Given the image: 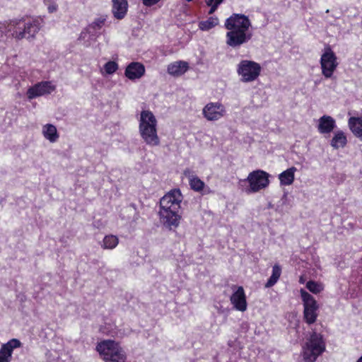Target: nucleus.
Returning a JSON list of instances; mask_svg holds the SVG:
<instances>
[{
	"instance_id": "nucleus-1",
	"label": "nucleus",
	"mask_w": 362,
	"mask_h": 362,
	"mask_svg": "<svg viewBox=\"0 0 362 362\" xmlns=\"http://www.w3.org/2000/svg\"><path fill=\"white\" fill-rule=\"evenodd\" d=\"M224 27L228 30L226 34V43L234 49L247 43L253 36L249 30L251 27L250 20L244 14H232L226 20Z\"/></svg>"
},
{
	"instance_id": "nucleus-2",
	"label": "nucleus",
	"mask_w": 362,
	"mask_h": 362,
	"mask_svg": "<svg viewBox=\"0 0 362 362\" xmlns=\"http://www.w3.org/2000/svg\"><path fill=\"white\" fill-rule=\"evenodd\" d=\"M182 195L180 189H173L160 200L159 216L163 226L175 230L180 225L181 215L180 204Z\"/></svg>"
},
{
	"instance_id": "nucleus-3",
	"label": "nucleus",
	"mask_w": 362,
	"mask_h": 362,
	"mask_svg": "<svg viewBox=\"0 0 362 362\" xmlns=\"http://www.w3.org/2000/svg\"><path fill=\"white\" fill-rule=\"evenodd\" d=\"M40 27V21L38 19L15 18L0 23V37L10 35L16 40L34 38Z\"/></svg>"
},
{
	"instance_id": "nucleus-4",
	"label": "nucleus",
	"mask_w": 362,
	"mask_h": 362,
	"mask_svg": "<svg viewBox=\"0 0 362 362\" xmlns=\"http://www.w3.org/2000/svg\"><path fill=\"white\" fill-rule=\"evenodd\" d=\"M139 129L141 137L147 145L157 146L160 144L157 134V120L150 110L141 111Z\"/></svg>"
},
{
	"instance_id": "nucleus-5",
	"label": "nucleus",
	"mask_w": 362,
	"mask_h": 362,
	"mask_svg": "<svg viewBox=\"0 0 362 362\" xmlns=\"http://www.w3.org/2000/svg\"><path fill=\"white\" fill-rule=\"evenodd\" d=\"M325 350L326 341L323 335L313 329L302 346L303 361L304 362H315Z\"/></svg>"
},
{
	"instance_id": "nucleus-6",
	"label": "nucleus",
	"mask_w": 362,
	"mask_h": 362,
	"mask_svg": "<svg viewBox=\"0 0 362 362\" xmlns=\"http://www.w3.org/2000/svg\"><path fill=\"white\" fill-rule=\"evenodd\" d=\"M96 351L105 362H127L125 351L114 340L107 339L98 343Z\"/></svg>"
},
{
	"instance_id": "nucleus-7",
	"label": "nucleus",
	"mask_w": 362,
	"mask_h": 362,
	"mask_svg": "<svg viewBox=\"0 0 362 362\" xmlns=\"http://www.w3.org/2000/svg\"><path fill=\"white\" fill-rule=\"evenodd\" d=\"M269 174L267 172L256 170L250 173L246 179L240 180L239 184L243 186V184L248 183L249 185L245 189V192L247 194L255 193L269 186Z\"/></svg>"
},
{
	"instance_id": "nucleus-8",
	"label": "nucleus",
	"mask_w": 362,
	"mask_h": 362,
	"mask_svg": "<svg viewBox=\"0 0 362 362\" xmlns=\"http://www.w3.org/2000/svg\"><path fill=\"white\" fill-rule=\"evenodd\" d=\"M300 296L303 304V319L308 325H313L318 316L319 305L314 297L303 288L300 289Z\"/></svg>"
},
{
	"instance_id": "nucleus-9",
	"label": "nucleus",
	"mask_w": 362,
	"mask_h": 362,
	"mask_svg": "<svg viewBox=\"0 0 362 362\" xmlns=\"http://www.w3.org/2000/svg\"><path fill=\"white\" fill-rule=\"evenodd\" d=\"M320 63L322 75L326 78H331L339 64L337 57L329 45L325 46Z\"/></svg>"
},
{
	"instance_id": "nucleus-10",
	"label": "nucleus",
	"mask_w": 362,
	"mask_h": 362,
	"mask_svg": "<svg viewBox=\"0 0 362 362\" xmlns=\"http://www.w3.org/2000/svg\"><path fill=\"white\" fill-rule=\"evenodd\" d=\"M237 71L242 76L243 82H251L256 80L259 76L261 66L253 61L243 60L238 64Z\"/></svg>"
},
{
	"instance_id": "nucleus-11",
	"label": "nucleus",
	"mask_w": 362,
	"mask_h": 362,
	"mask_svg": "<svg viewBox=\"0 0 362 362\" xmlns=\"http://www.w3.org/2000/svg\"><path fill=\"white\" fill-rule=\"evenodd\" d=\"M55 89L56 86L52 84V81H43L30 86L26 92V95L30 100L37 97L50 94Z\"/></svg>"
},
{
	"instance_id": "nucleus-12",
	"label": "nucleus",
	"mask_w": 362,
	"mask_h": 362,
	"mask_svg": "<svg viewBox=\"0 0 362 362\" xmlns=\"http://www.w3.org/2000/svg\"><path fill=\"white\" fill-rule=\"evenodd\" d=\"M226 110L219 102L207 103L202 110V114L208 121H216L225 116Z\"/></svg>"
},
{
	"instance_id": "nucleus-13",
	"label": "nucleus",
	"mask_w": 362,
	"mask_h": 362,
	"mask_svg": "<svg viewBox=\"0 0 362 362\" xmlns=\"http://www.w3.org/2000/svg\"><path fill=\"white\" fill-rule=\"evenodd\" d=\"M21 342L17 339H10L1 345L0 349V362H11L13 349L21 346Z\"/></svg>"
},
{
	"instance_id": "nucleus-14",
	"label": "nucleus",
	"mask_w": 362,
	"mask_h": 362,
	"mask_svg": "<svg viewBox=\"0 0 362 362\" xmlns=\"http://www.w3.org/2000/svg\"><path fill=\"white\" fill-rule=\"evenodd\" d=\"M230 303L237 310L244 312L247 310L246 296L243 286L237 287L230 298Z\"/></svg>"
},
{
	"instance_id": "nucleus-15",
	"label": "nucleus",
	"mask_w": 362,
	"mask_h": 362,
	"mask_svg": "<svg viewBox=\"0 0 362 362\" xmlns=\"http://www.w3.org/2000/svg\"><path fill=\"white\" fill-rule=\"evenodd\" d=\"M112 13L117 20H122L126 16L128 11L127 0H111Z\"/></svg>"
},
{
	"instance_id": "nucleus-16",
	"label": "nucleus",
	"mask_w": 362,
	"mask_h": 362,
	"mask_svg": "<svg viewBox=\"0 0 362 362\" xmlns=\"http://www.w3.org/2000/svg\"><path fill=\"white\" fill-rule=\"evenodd\" d=\"M144 74L145 67L139 62H131L124 71L125 76L132 81L140 78Z\"/></svg>"
},
{
	"instance_id": "nucleus-17",
	"label": "nucleus",
	"mask_w": 362,
	"mask_h": 362,
	"mask_svg": "<svg viewBox=\"0 0 362 362\" xmlns=\"http://www.w3.org/2000/svg\"><path fill=\"white\" fill-rule=\"evenodd\" d=\"M105 18L100 17L86 28L89 35V40H95L100 35V30L105 25Z\"/></svg>"
},
{
	"instance_id": "nucleus-18",
	"label": "nucleus",
	"mask_w": 362,
	"mask_h": 362,
	"mask_svg": "<svg viewBox=\"0 0 362 362\" xmlns=\"http://www.w3.org/2000/svg\"><path fill=\"white\" fill-rule=\"evenodd\" d=\"M335 127L336 122L331 116L324 115L319 119L317 129L321 134H329Z\"/></svg>"
},
{
	"instance_id": "nucleus-19",
	"label": "nucleus",
	"mask_w": 362,
	"mask_h": 362,
	"mask_svg": "<svg viewBox=\"0 0 362 362\" xmlns=\"http://www.w3.org/2000/svg\"><path fill=\"white\" fill-rule=\"evenodd\" d=\"M189 68L188 63L184 61H179L172 63L168 66V73L170 75L178 76L185 74Z\"/></svg>"
},
{
	"instance_id": "nucleus-20",
	"label": "nucleus",
	"mask_w": 362,
	"mask_h": 362,
	"mask_svg": "<svg viewBox=\"0 0 362 362\" xmlns=\"http://www.w3.org/2000/svg\"><path fill=\"white\" fill-rule=\"evenodd\" d=\"M348 123L354 135L362 141V117H351Z\"/></svg>"
},
{
	"instance_id": "nucleus-21",
	"label": "nucleus",
	"mask_w": 362,
	"mask_h": 362,
	"mask_svg": "<svg viewBox=\"0 0 362 362\" xmlns=\"http://www.w3.org/2000/svg\"><path fill=\"white\" fill-rule=\"evenodd\" d=\"M296 170V168L291 167L280 173L279 175L280 185L284 186L292 185L295 179V172Z\"/></svg>"
},
{
	"instance_id": "nucleus-22",
	"label": "nucleus",
	"mask_w": 362,
	"mask_h": 362,
	"mask_svg": "<svg viewBox=\"0 0 362 362\" xmlns=\"http://www.w3.org/2000/svg\"><path fill=\"white\" fill-rule=\"evenodd\" d=\"M185 175L187 176V174L189 173V170H185ZM189 177V184L192 189L195 192H202V191L206 189L205 183L199 179L197 176L195 175H188Z\"/></svg>"
},
{
	"instance_id": "nucleus-23",
	"label": "nucleus",
	"mask_w": 362,
	"mask_h": 362,
	"mask_svg": "<svg viewBox=\"0 0 362 362\" xmlns=\"http://www.w3.org/2000/svg\"><path fill=\"white\" fill-rule=\"evenodd\" d=\"M44 136L50 142H55L59 138L57 128L54 125L51 124H45L42 129Z\"/></svg>"
},
{
	"instance_id": "nucleus-24",
	"label": "nucleus",
	"mask_w": 362,
	"mask_h": 362,
	"mask_svg": "<svg viewBox=\"0 0 362 362\" xmlns=\"http://www.w3.org/2000/svg\"><path fill=\"white\" fill-rule=\"evenodd\" d=\"M347 139L346 135L342 131H338L334 134V136L330 141V145L335 149L340 147L343 148L346 145Z\"/></svg>"
},
{
	"instance_id": "nucleus-25",
	"label": "nucleus",
	"mask_w": 362,
	"mask_h": 362,
	"mask_svg": "<svg viewBox=\"0 0 362 362\" xmlns=\"http://www.w3.org/2000/svg\"><path fill=\"white\" fill-rule=\"evenodd\" d=\"M281 274V267L278 264H275L272 267V274L267 282L265 284V288L272 287L279 280Z\"/></svg>"
},
{
	"instance_id": "nucleus-26",
	"label": "nucleus",
	"mask_w": 362,
	"mask_h": 362,
	"mask_svg": "<svg viewBox=\"0 0 362 362\" xmlns=\"http://www.w3.org/2000/svg\"><path fill=\"white\" fill-rule=\"evenodd\" d=\"M218 18L217 17H209L206 21H202L199 23V28L200 30L206 31L214 28L218 24Z\"/></svg>"
},
{
	"instance_id": "nucleus-27",
	"label": "nucleus",
	"mask_w": 362,
	"mask_h": 362,
	"mask_svg": "<svg viewBox=\"0 0 362 362\" xmlns=\"http://www.w3.org/2000/svg\"><path fill=\"white\" fill-rule=\"evenodd\" d=\"M103 243V244L102 247L104 249L112 250L118 245L119 239L117 238V236L113 235H105Z\"/></svg>"
},
{
	"instance_id": "nucleus-28",
	"label": "nucleus",
	"mask_w": 362,
	"mask_h": 362,
	"mask_svg": "<svg viewBox=\"0 0 362 362\" xmlns=\"http://www.w3.org/2000/svg\"><path fill=\"white\" fill-rule=\"evenodd\" d=\"M306 288L312 293H319L322 290V287L321 284L314 281H309L306 284Z\"/></svg>"
},
{
	"instance_id": "nucleus-29",
	"label": "nucleus",
	"mask_w": 362,
	"mask_h": 362,
	"mask_svg": "<svg viewBox=\"0 0 362 362\" xmlns=\"http://www.w3.org/2000/svg\"><path fill=\"white\" fill-rule=\"evenodd\" d=\"M106 74H112L118 69V64L114 61H109L104 65Z\"/></svg>"
},
{
	"instance_id": "nucleus-30",
	"label": "nucleus",
	"mask_w": 362,
	"mask_h": 362,
	"mask_svg": "<svg viewBox=\"0 0 362 362\" xmlns=\"http://www.w3.org/2000/svg\"><path fill=\"white\" fill-rule=\"evenodd\" d=\"M224 0H205L206 4L208 6H210V9L209 11V14L214 13L218 6Z\"/></svg>"
},
{
	"instance_id": "nucleus-31",
	"label": "nucleus",
	"mask_w": 362,
	"mask_h": 362,
	"mask_svg": "<svg viewBox=\"0 0 362 362\" xmlns=\"http://www.w3.org/2000/svg\"><path fill=\"white\" fill-rule=\"evenodd\" d=\"M49 13L56 12L58 9V5L55 2H50L47 7Z\"/></svg>"
},
{
	"instance_id": "nucleus-32",
	"label": "nucleus",
	"mask_w": 362,
	"mask_h": 362,
	"mask_svg": "<svg viewBox=\"0 0 362 362\" xmlns=\"http://www.w3.org/2000/svg\"><path fill=\"white\" fill-rule=\"evenodd\" d=\"M143 4L146 6H152L156 4L160 0H142Z\"/></svg>"
},
{
	"instance_id": "nucleus-33",
	"label": "nucleus",
	"mask_w": 362,
	"mask_h": 362,
	"mask_svg": "<svg viewBox=\"0 0 362 362\" xmlns=\"http://www.w3.org/2000/svg\"><path fill=\"white\" fill-rule=\"evenodd\" d=\"M88 34V33L85 29L83 31H82L81 33L78 40H84Z\"/></svg>"
},
{
	"instance_id": "nucleus-34",
	"label": "nucleus",
	"mask_w": 362,
	"mask_h": 362,
	"mask_svg": "<svg viewBox=\"0 0 362 362\" xmlns=\"http://www.w3.org/2000/svg\"><path fill=\"white\" fill-rule=\"evenodd\" d=\"M356 362H362V356L356 361Z\"/></svg>"
},
{
	"instance_id": "nucleus-35",
	"label": "nucleus",
	"mask_w": 362,
	"mask_h": 362,
	"mask_svg": "<svg viewBox=\"0 0 362 362\" xmlns=\"http://www.w3.org/2000/svg\"><path fill=\"white\" fill-rule=\"evenodd\" d=\"M341 180H344V178H345V175H341Z\"/></svg>"
},
{
	"instance_id": "nucleus-36",
	"label": "nucleus",
	"mask_w": 362,
	"mask_h": 362,
	"mask_svg": "<svg viewBox=\"0 0 362 362\" xmlns=\"http://www.w3.org/2000/svg\"><path fill=\"white\" fill-rule=\"evenodd\" d=\"M244 325H245L246 327H247V323H243V324L242 325V326H244Z\"/></svg>"
}]
</instances>
